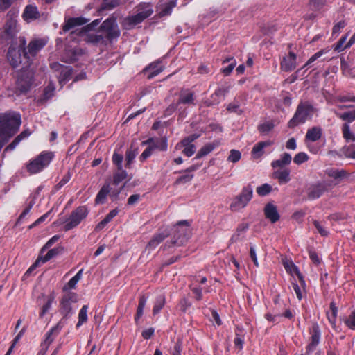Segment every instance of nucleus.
Here are the masks:
<instances>
[{"mask_svg":"<svg viewBox=\"0 0 355 355\" xmlns=\"http://www.w3.org/2000/svg\"><path fill=\"white\" fill-rule=\"evenodd\" d=\"M190 224L188 220H181L178 222L172 229L173 238L170 243L167 242L166 246L168 248L172 246H181L184 245L190 236Z\"/></svg>","mask_w":355,"mask_h":355,"instance_id":"f257e3e1","label":"nucleus"},{"mask_svg":"<svg viewBox=\"0 0 355 355\" xmlns=\"http://www.w3.org/2000/svg\"><path fill=\"white\" fill-rule=\"evenodd\" d=\"M314 111L315 108L311 103L301 102L297 105L293 116L288 121V127L293 128L304 123L307 120L312 118Z\"/></svg>","mask_w":355,"mask_h":355,"instance_id":"f03ea898","label":"nucleus"},{"mask_svg":"<svg viewBox=\"0 0 355 355\" xmlns=\"http://www.w3.org/2000/svg\"><path fill=\"white\" fill-rule=\"evenodd\" d=\"M52 152H42L37 157L30 161L27 170L31 174H35L46 167L53 158Z\"/></svg>","mask_w":355,"mask_h":355,"instance_id":"7ed1b4c3","label":"nucleus"},{"mask_svg":"<svg viewBox=\"0 0 355 355\" xmlns=\"http://www.w3.org/2000/svg\"><path fill=\"white\" fill-rule=\"evenodd\" d=\"M78 295L73 292L64 294L60 302V311L64 318H70L74 313L73 305L78 302Z\"/></svg>","mask_w":355,"mask_h":355,"instance_id":"20e7f679","label":"nucleus"},{"mask_svg":"<svg viewBox=\"0 0 355 355\" xmlns=\"http://www.w3.org/2000/svg\"><path fill=\"white\" fill-rule=\"evenodd\" d=\"M253 189L250 185L244 187L241 193L235 197L230 204V209L237 211L243 209L252 198Z\"/></svg>","mask_w":355,"mask_h":355,"instance_id":"39448f33","label":"nucleus"},{"mask_svg":"<svg viewBox=\"0 0 355 355\" xmlns=\"http://www.w3.org/2000/svg\"><path fill=\"white\" fill-rule=\"evenodd\" d=\"M101 32L105 37L106 42H112L120 35V31L118 28L116 20L114 17H109L105 19L101 26Z\"/></svg>","mask_w":355,"mask_h":355,"instance_id":"423d86ee","label":"nucleus"},{"mask_svg":"<svg viewBox=\"0 0 355 355\" xmlns=\"http://www.w3.org/2000/svg\"><path fill=\"white\" fill-rule=\"evenodd\" d=\"M88 209L85 206H80L73 210L70 216L67 219L64 228L66 231L70 230L78 226L80 222L86 218Z\"/></svg>","mask_w":355,"mask_h":355,"instance_id":"0eeeda50","label":"nucleus"},{"mask_svg":"<svg viewBox=\"0 0 355 355\" xmlns=\"http://www.w3.org/2000/svg\"><path fill=\"white\" fill-rule=\"evenodd\" d=\"M199 135L193 134L184 138L180 142L176 145V149L184 148L182 153L186 156L190 157L196 152V146L193 144V141L199 137Z\"/></svg>","mask_w":355,"mask_h":355,"instance_id":"6e6552de","label":"nucleus"},{"mask_svg":"<svg viewBox=\"0 0 355 355\" xmlns=\"http://www.w3.org/2000/svg\"><path fill=\"white\" fill-rule=\"evenodd\" d=\"M327 186L325 182H318L311 184L306 190L307 198L310 200L319 198L328 190Z\"/></svg>","mask_w":355,"mask_h":355,"instance_id":"1a4fd4ad","label":"nucleus"},{"mask_svg":"<svg viewBox=\"0 0 355 355\" xmlns=\"http://www.w3.org/2000/svg\"><path fill=\"white\" fill-rule=\"evenodd\" d=\"M51 67L59 73L57 75L58 79L60 85L62 87L64 83L70 79L72 74V69L70 67L64 66L56 62L52 63Z\"/></svg>","mask_w":355,"mask_h":355,"instance_id":"9d476101","label":"nucleus"},{"mask_svg":"<svg viewBox=\"0 0 355 355\" xmlns=\"http://www.w3.org/2000/svg\"><path fill=\"white\" fill-rule=\"evenodd\" d=\"M19 29L16 17H8L3 27V33L7 39L14 38Z\"/></svg>","mask_w":355,"mask_h":355,"instance_id":"9b49d317","label":"nucleus"},{"mask_svg":"<svg viewBox=\"0 0 355 355\" xmlns=\"http://www.w3.org/2000/svg\"><path fill=\"white\" fill-rule=\"evenodd\" d=\"M311 334V341L306 346V352L311 354L316 348L318 345L320 343L321 338V332L319 326L317 324H314L310 331Z\"/></svg>","mask_w":355,"mask_h":355,"instance_id":"f8f14e48","label":"nucleus"},{"mask_svg":"<svg viewBox=\"0 0 355 355\" xmlns=\"http://www.w3.org/2000/svg\"><path fill=\"white\" fill-rule=\"evenodd\" d=\"M178 106L184 107V105H195V94L192 91L187 89H182L179 94Z\"/></svg>","mask_w":355,"mask_h":355,"instance_id":"ddd939ff","label":"nucleus"},{"mask_svg":"<svg viewBox=\"0 0 355 355\" xmlns=\"http://www.w3.org/2000/svg\"><path fill=\"white\" fill-rule=\"evenodd\" d=\"M297 66V55L293 52H289L288 55L283 57L280 67L281 69L284 71H291L295 69Z\"/></svg>","mask_w":355,"mask_h":355,"instance_id":"4468645a","label":"nucleus"},{"mask_svg":"<svg viewBox=\"0 0 355 355\" xmlns=\"http://www.w3.org/2000/svg\"><path fill=\"white\" fill-rule=\"evenodd\" d=\"M63 327L62 322H59L53 327L45 335V339L42 343V345L46 350L50 345L53 342L55 337L59 334L60 331Z\"/></svg>","mask_w":355,"mask_h":355,"instance_id":"2eb2a0df","label":"nucleus"},{"mask_svg":"<svg viewBox=\"0 0 355 355\" xmlns=\"http://www.w3.org/2000/svg\"><path fill=\"white\" fill-rule=\"evenodd\" d=\"M47 43V40L44 38H34L28 45V56L34 57L42 49H43ZM31 62V61L29 60Z\"/></svg>","mask_w":355,"mask_h":355,"instance_id":"dca6fc26","label":"nucleus"},{"mask_svg":"<svg viewBox=\"0 0 355 355\" xmlns=\"http://www.w3.org/2000/svg\"><path fill=\"white\" fill-rule=\"evenodd\" d=\"M141 144L150 145L153 147V150L157 149L160 151H166L168 148L167 139L166 137L162 138H149L147 140L142 141Z\"/></svg>","mask_w":355,"mask_h":355,"instance_id":"f3484780","label":"nucleus"},{"mask_svg":"<svg viewBox=\"0 0 355 355\" xmlns=\"http://www.w3.org/2000/svg\"><path fill=\"white\" fill-rule=\"evenodd\" d=\"M21 17L25 21L29 23L40 18V13L35 5L28 4L26 6Z\"/></svg>","mask_w":355,"mask_h":355,"instance_id":"a211bd4d","label":"nucleus"},{"mask_svg":"<svg viewBox=\"0 0 355 355\" xmlns=\"http://www.w3.org/2000/svg\"><path fill=\"white\" fill-rule=\"evenodd\" d=\"M171 231L165 229L155 234L148 242L146 248L149 250H154L162 241L164 240L169 234Z\"/></svg>","mask_w":355,"mask_h":355,"instance_id":"6ab92c4d","label":"nucleus"},{"mask_svg":"<svg viewBox=\"0 0 355 355\" xmlns=\"http://www.w3.org/2000/svg\"><path fill=\"white\" fill-rule=\"evenodd\" d=\"M22 59L25 60L24 55H21L20 49L17 50L13 47L9 48L8 51V60L13 67H18L19 64L22 62Z\"/></svg>","mask_w":355,"mask_h":355,"instance_id":"aec40b11","label":"nucleus"},{"mask_svg":"<svg viewBox=\"0 0 355 355\" xmlns=\"http://www.w3.org/2000/svg\"><path fill=\"white\" fill-rule=\"evenodd\" d=\"M32 83V76H27L24 72H22L17 78V87L21 92H25L29 89Z\"/></svg>","mask_w":355,"mask_h":355,"instance_id":"412c9836","label":"nucleus"},{"mask_svg":"<svg viewBox=\"0 0 355 355\" xmlns=\"http://www.w3.org/2000/svg\"><path fill=\"white\" fill-rule=\"evenodd\" d=\"M264 214L266 218L270 220L272 223H276L279 219V214L277 207L271 203H268L266 205L264 208Z\"/></svg>","mask_w":355,"mask_h":355,"instance_id":"4be33fe9","label":"nucleus"},{"mask_svg":"<svg viewBox=\"0 0 355 355\" xmlns=\"http://www.w3.org/2000/svg\"><path fill=\"white\" fill-rule=\"evenodd\" d=\"M164 69V66L159 61L150 64L148 67L144 69L145 73H147L148 79H151L155 76L159 74Z\"/></svg>","mask_w":355,"mask_h":355,"instance_id":"5701e85b","label":"nucleus"},{"mask_svg":"<svg viewBox=\"0 0 355 355\" xmlns=\"http://www.w3.org/2000/svg\"><path fill=\"white\" fill-rule=\"evenodd\" d=\"M322 135V128L319 126H314L308 129L305 136V141L308 142H314L320 139Z\"/></svg>","mask_w":355,"mask_h":355,"instance_id":"b1692460","label":"nucleus"},{"mask_svg":"<svg viewBox=\"0 0 355 355\" xmlns=\"http://www.w3.org/2000/svg\"><path fill=\"white\" fill-rule=\"evenodd\" d=\"M87 21H88L83 17L70 18L65 21L62 27V30L64 32H67L76 26L83 25L86 24Z\"/></svg>","mask_w":355,"mask_h":355,"instance_id":"393cba45","label":"nucleus"},{"mask_svg":"<svg viewBox=\"0 0 355 355\" xmlns=\"http://www.w3.org/2000/svg\"><path fill=\"white\" fill-rule=\"evenodd\" d=\"M220 144V142L218 140H216L212 143L206 144L199 150L194 159H200L202 157L207 155Z\"/></svg>","mask_w":355,"mask_h":355,"instance_id":"a878e982","label":"nucleus"},{"mask_svg":"<svg viewBox=\"0 0 355 355\" xmlns=\"http://www.w3.org/2000/svg\"><path fill=\"white\" fill-rule=\"evenodd\" d=\"M272 144V142L270 140L258 142L252 148V157L254 158H259L263 154V148L270 146Z\"/></svg>","mask_w":355,"mask_h":355,"instance_id":"bb28decb","label":"nucleus"},{"mask_svg":"<svg viewBox=\"0 0 355 355\" xmlns=\"http://www.w3.org/2000/svg\"><path fill=\"white\" fill-rule=\"evenodd\" d=\"M144 20L141 15L137 13L136 15L125 18L123 20V26L126 29H130Z\"/></svg>","mask_w":355,"mask_h":355,"instance_id":"cd10ccee","label":"nucleus"},{"mask_svg":"<svg viewBox=\"0 0 355 355\" xmlns=\"http://www.w3.org/2000/svg\"><path fill=\"white\" fill-rule=\"evenodd\" d=\"M292 160L291 155L288 153H284L281 155L280 158L277 160H274L271 163V166L274 168H282L284 166L288 165L291 164Z\"/></svg>","mask_w":355,"mask_h":355,"instance_id":"c85d7f7f","label":"nucleus"},{"mask_svg":"<svg viewBox=\"0 0 355 355\" xmlns=\"http://www.w3.org/2000/svg\"><path fill=\"white\" fill-rule=\"evenodd\" d=\"M325 173L330 178H334L335 180L337 181V182L335 183V184H338V182L346 178L347 176V173L345 170H338L336 168H327L325 171Z\"/></svg>","mask_w":355,"mask_h":355,"instance_id":"c756f323","label":"nucleus"},{"mask_svg":"<svg viewBox=\"0 0 355 355\" xmlns=\"http://www.w3.org/2000/svg\"><path fill=\"white\" fill-rule=\"evenodd\" d=\"M284 266L286 272L291 275H296L302 286L305 285V282L303 279V277L298 270L297 267L293 263V261H286L284 263Z\"/></svg>","mask_w":355,"mask_h":355,"instance_id":"7c9ffc66","label":"nucleus"},{"mask_svg":"<svg viewBox=\"0 0 355 355\" xmlns=\"http://www.w3.org/2000/svg\"><path fill=\"white\" fill-rule=\"evenodd\" d=\"M228 87H219L211 96V105H218L225 97V94L228 92Z\"/></svg>","mask_w":355,"mask_h":355,"instance_id":"2f4dec72","label":"nucleus"},{"mask_svg":"<svg viewBox=\"0 0 355 355\" xmlns=\"http://www.w3.org/2000/svg\"><path fill=\"white\" fill-rule=\"evenodd\" d=\"M85 40L88 43H92L94 44H106L105 37L102 33H99L88 34L86 36Z\"/></svg>","mask_w":355,"mask_h":355,"instance_id":"473e14b6","label":"nucleus"},{"mask_svg":"<svg viewBox=\"0 0 355 355\" xmlns=\"http://www.w3.org/2000/svg\"><path fill=\"white\" fill-rule=\"evenodd\" d=\"M153 12V7L150 3H140L137 7V13L141 15L144 19L150 17Z\"/></svg>","mask_w":355,"mask_h":355,"instance_id":"72a5a7b5","label":"nucleus"},{"mask_svg":"<svg viewBox=\"0 0 355 355\" xmlns=\"http://www.w3.org/2000/svg\"><path fill=\"white\" fill-rule=\"evenodd\" d=\"M274 176L280 184H285L290 181V171L287 168L275 171Z\"/></svg>","mask_w":355,"mask_h":355,"instance_id":"f704fd0d","label":"nucleus"},{"mask_svg":"<svg viewBox=\"0 0 355 355\" xmlns=\"http://www.w3.org/2000/svg\"><path fill=\"white\" fill-rule=\"evenodd\" d=\"M177 0H171L166 4H164L159 10V17H164L170 15L172 12L173 9L177 6Z\"/></svg>","mask_w":355,"mask_h":355,"instance_id":"c9c22d12","label":"nucleus"},{"mask_svg":"<svg viewBox=\"0 0 355 355\" xmlns=\"http://www.w3.org/2000/svg\"><path fill=\"white\" fill-rule=\"evenodd\" d=\"M31 132L29 130H24L21 132L13 141L10 143L4 150V151L12 150L16 146L25 138L30 136Z\"/></svg>","mask_w":355,"mask_h":355,"instance_id":"e433bc0d","label":"nucleus"},{"mask_svg":"<svg viewBox=\"0 0 355 355\" xmlns=\"http://www.w3.org/2000/svg\"><path fill=\"white\" fill-rule=\"evenodd\" d=\"M110 188L109 184H105L96 195L95 201L97 204H103L105 202L106 197L110 193Z\"/></svg>","mask_w":355,"mask_h":355,"instance_id":"4c0bfd02","label":"nucleus"},{"mask_svg":"<svg viewBox=\"0 0 355 355\" xmlns=\"http://www.w3.org/2000/svg\"><path fill=\"white\" fill-rule=\"evenodd\" d=\"M166 303L165 296L163 294L159 295L155 300L153 309V315L158 314L162 308L164 306Z\"/></svg>","mask_w":355,"mask_h":355,"instance_id":"58836bf2","label":"nucleus"},{"mask_svg":"<svg viewBox=\"0 0 355 355\" xmlns=\"http://www.w3.org/2000/svg\"><path fill=\"white\" fill-rule=\"evenodd\" d=\"M175 111H178L180 116L182 118H184L187 115L186 112V108L178 106L177 103L171 104L167 109L166 110V115H171Z\"/></svg>","mask_w":355,"mask_h":355,"instance_id":"ea45409f","label":"nucleus"},{"mask_svg":"<svg viewBox=\"0 0 355 355\" xmlns=\"http://www.w3.org/2000/svg\"><path fill=\"white\" fill-rule=\"evenodd\" d=\"M249 225L248 223L240 224L236 230V232L232 235L231 241L236 242L240 240L241 237L243 236V234L248 230Z\"/></svg>","mask_w":355,"mask_h":355,"instance_id":"a19ab883","label":"nucleus"},{"mask_svg":"<svg viewBox=\"0 0 355 355\" xmlns=\"http://www.w3.org/2000/svg\"><path fill=\"white\" fill-rule=\"evenodd\" d=\"M272 121H266L258 125L259 132L263 135H267L274 128Z\"/></svg>","mask_w":355,"mask_h":355,"instance_id":"79ce46f5","label":"nucleus"},{"mask_svg":"<svg viewBox=\"0 0 355 355\" xmlns=\"http://www.w3.org/2000/svg\"><path fill=\"white\" fill-rule=\"evenodd\" d=\"M89 306L88 305H83L82 308L80 309L79 313H78V321L76 324V328H79L80 326H82L84 323H85L87 320V311H88Z\"/></svg>","mask_w":355,"mask_h":355,"instance_id":"37998d69","label":"nucleus"},{"mask_svg":"<svg viewBox=\"0 0 355 355\" xmlns=\"http://www.w3.org/2000/svg\"><path fill=\"white\" fill-rule=\"evenodd\" d=\"M226 62H230V63L229 64V65L227 67H223L221 69V71L225 76H229L232 73L234 68L235 67V66L236 64V62L234 59V58L232 57V58H227L223 61V63H226Z\"/></svg>","mask_w":355,"mask_h":355,"instance_id":"c03bdc74","label":"nucleus"},{"mask_svg":"<svg viewBox=\"0 0 355 355\" xmlns=\"http://www.w3.org/2000/svg\"><path fill=\"white\" fill-rule=\"evenodd\" d=\"M329 49H322L319 51H318L317 53H315V54H313L309 60L308 61L306 62V63L303 66V67L302 69H304L309 65H311L313 62H314L315 60H317L318 58H320L322 55H323L324 54H326L327 53L329 52Z\"/></svg>","mask_w":355,"mask_h":355,"instance_id":"a18cd8bd","label":"nucleus"},{"mask_svg":"<svg viewBox=\"0 0 355 355\" xmlns=\"http://www.w3.org/2000/svg\"><path fill=\"white\" fill-rule=\"evenodd\" d=\"M120 3V0H103L101 6L102 10H112L117 7Z\"/></svg>","mask_w":355,"mask_h":355,"instance_id":"49530a36","label":"nucleus"},{"mask_svg":"<svg viewBox=\"0 0 355 355\" xmlns=\"http://www.w3.org/2000/svg\"><path fill=\"white\" fill-rule=\"evenodd\" d=\"M138 154L137 148H130L125 155L126 166H129Z\"/></svg>","mask_w":355,"mask_h":355,"instance_id":"de8ad7c7","label":"nucleus"},{"mask_svg":"<svg viewBox=\"0 0 355 355\" xmlns=\"http://www.w3.org/2000/svg\"><path fill=\"white\" fill-rule=\"evenodd\" d=\"M119 171L114 174L113 183L116 185L119 184L127 178V172L123 169L118 170Z\"/></svg>","mask_w":355,"mask_h":355,"instance_id":"09e8293b","label":"nucleus"},{"mask_svg":"<svg viewBox=\"0 0 355 355\" xmlns=\"http://www.w3.org/2000/svg\"><path fill=\"white\" fill-rule=\"evenodd\" d=\"M53 300H54L53 296L48 297L46 302L42 306L41 312L40 313V318H43L44 316V315L49 311V310L51 308L52 303H53Z\"/></svg>","mask_w":355,"mask_h":355,"instance_id":"8fccbe9b","label":"nucleus"},{"mask_svg":"<svg viewBox=\"0 0 355 355\" xmlns=\"http://www.w3.org/2000/svg\"><path fill=\"white\" fill-rule=\"evenodd\" d=\"M343 322L349 329L355 330V310L352 311Z\"/></svg>","mask_w":355,"mask_h":355,"instance_id":"3c124183","label":"nucleus"},{"mask_svg":"<svg viewBox=\"0 0 355 355\" xmlns=\"http://www.w3.org/2000/svg\"><path fill=\"white\" fill-rule=\"evenodd\" d=\"M342 132L343 137L346 140L355 141V135L351 132L350 127L348 124L345 123L343 125Z\"/></svg>","mask_w":355,"mask_h":355,"instance_id":"603ef678","label":"nucleus"},{"mask_svg":"<svg viewBox=\"0 0 355 355\" xmlns=\"http://www.w3.org/2000/svg\"><path fill=\"white\" fill-rule=\"evenodd\" d=\"M309 159V155L306 153L300 152L295 155L293 162L295 164L300 165L308 161Z\"/></svg>","mask_w":355,"mask_h":355,"instance_id":"864d4df0","label":"nucleus"},{"mask_svg":"<svg viewBox=\"0 0 355 355\" xmlns=\"http://www.w3.org/2000/svg\"><path fill=\"white\" fill-rule=\"evenodd\" d=\"M326 0H310L309 6L312 10H320L325 5Z\"/></svg>","mask_w":355,"mask_h":355,"instance_id":"5fc2aeb1","label":"nucleus"},{"mask_svg":"<svg viewBox=\"0 0 355 355\" xmlns=\"http://www.w3.org/2000/svg\"><path fill=\"white\" fill-rule=\"evenodd\" d=\"M241 158V153L239 150L232 149L230 151L227 161L232 163L238 162Z\"/></svg>","mask_w":355,"mask_h":355,"instance_id":"6e6d98bb","label":"nucleus"},{"mask_svg":"<svg viewBox=\"0 0 355 355\" xmlns=\"http://www.w3.org/2000/svg\"><path fill=\"white\" fill-rule=\"evenodd\" d=\"M59 252L58 248H53L50 250L44 257H39V259H41V262L42 263L47 262L53 257H55Z\"/></svg>","mask_w":355,"mask_h":355,"instance_id":"4d7b16f0","label":"nucleus"},{"mask_svg":"<svg viewBox=\"0 0 355 355\" xmlns=\"http://www.w3.org/2000/svg\"><path fill=\"white\" fill-rule=\"evenodd\" d=\"M19 41L21 42V52L24 53V58L25 59V64L28 66L30 65L29 57L28 56V53L26 51L25 46L26 44V40L24 37H20Z\"/></svg>","mask_w":355,"mask_h":355,"instance_id":"13d9d810","label":"nucleus"},{"mask_svg":"<svg viewBox=\"0 0 355 355\" xmlns=\"http://www.w3.org/2000/svg\"><path fill=\"white\" fill-rule=\"evenodd\" d=\"M123 161V155L114 152L112 155V162H113L114 164H115L118 170L122 169Z\"/></svg>","mask_w":355,"mask_h":355,"instance_id":"bf43d9fd","label":"nucleus"},{"mask_svg":"<svg viewBox=\"0 0 355 355\" xmlns=\"http://www.w3.org/2000/svg\"><path fill=\"white\" fill-rule=\"evenodd\" d=\"M313 225H314V227L316 228V230H318V232L320 233V234L322 236H327L328 234H329V231L327 230V228L322 224V223H320V221H318V220H313Z\"/></svg>","mask_w":355,"mask_h":355,"instance_id":"052dcab7","label":"nucleus"},{"mask_svg":"<svg viewBox=\"0 0 355 355\" xmlns=\"http://www.w3.org/2000/svg\"><path fill=\"white\" fill-rule=\"evenodd\" d=\"M347 39V35H343L341 37V38L338 40V42L335 44L333 46L334 50L337 52H340L345 49V46H343L344 44L345 43L346 40Z\"/></svg>","mask_w":355,"mask_h":355,"instance_id":"680f3d73","label":"nucleus"},{"mask_svg":"<svg viewBox=\"0 0 355 355\" xmlns=\"http://www.w3.org/2000/svg\"><path fill=\"white\" fill-rule=\"evenodd\" d=\"M272 190V187L268 184H264L257 188V192L259 196H264L268 194Z\"/></svg>","mask_w":355,"mask_h":355,"instance_id":"e2e57ef3","label":"nucleus"},{"mask_svg":"<svg viewBox=\"0 0 355 355\" xmlns=\"http://www.w3.org/2000/svg\"><path fill=\"white\" fill-rule=\"evenodd\" d=\"M339 117L343 121L352 123L355 120V110L344 112L340 114Z\"/></svg>","mask_w":355,"mask_h":355,"instance_id":"0e129e2a","label":"nucleus"},{"mask_svg":"<svg viewBox=\"0 0 355 355\" xmlns=\"http://www.w3.org/2000/svg\"><path fill=\"white\" fill-rule=\"evenodd\" d=\"M336 101L344 103V102H355V96L352 94L347 95H339L336 97Z\"/></svg>","mask_w":355,"mask_h":355,"instance_id":"69168bd1","label":"nucleus"},{"mask_svg":"<svg viewBox=\"0 0 355 355\" xmlns=\"http://www.w3.org/2000/svg\"><path fill=\"white\" fill-rule=\"evenodd\" d=\"M55 89L53 84L50 83L45 89L44 92V99H49L53 96L54 91Z\"/></svg>","mask_w":355,"mask_h":355,"instance_id":"338daca9","label":"nucleus"},{"mask_svg":"<svg viewBox=\"0 0 355 355\" xmlns=\"http://www.w3.org/2000/svg\"><path fill=\"white\" fill-rule=\"evenodd\" d=\"M344 154L347 157L355 159V144L345 148Z\"/></svg>","mask_w":355,"mask_h":355,"instance_id":"774afa93","label":"nucleus"}]
</instances>
